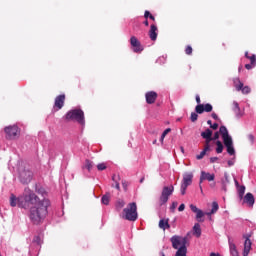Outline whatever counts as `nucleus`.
<instances>
[{
	"label": "nucleus",
	"instance_id": "obj_1",
	"mask_svg": "<svg viewBox=\"0 0 256 256\" xmlns=\"http://www.w3.org/2000/svg\"><path fill=\"white\" fill-rule=\"evenodd\" d=\"M11 207H20L21 209H29V219L33 225H40L47 217V209L51 203L48 199H40L31 189L25 188L24 193L19 197L15 194L10 195Z\"/></svg>",
	"mask_w": 256,
	"mask_h": 256
},
{
	"label": "nucleus",
	"instance_id": "obj_2",
	"mask_svg": "<svg viewBox=\"0 0 256 256\" xmlns=\"http://www.w3.org/2000/svg\"><path fill=\"white\" fill-rule=\"evenodd\" d=\"M170 241L173 249H177L175 256H187V237L174 235Z\"/></svg>",
	"mask_w": 256,
	"mask_h": 256
},
{
	"label": "nucleus",
	"instance_id": "obj_3",
	"mask_svg": "<svg viewBox=\"0 0 256 256\" xmlns=\"http://www.w3.org/2000/svg\"><path fill=\"white\" fill-rule=\"evenodd\" d=\"M220 135H222V139L225 147L227 148V153L230 155H235V148L233 147V138L229 135V131L227 127L221 126L219 129Z\"/></svg>",
	"mask_w": 256,
	"mask_h": 256
},
{
	"label": "nucleus",
	"instance_id": "obj_4",
	"mask_svg": "<svg viewBox=\"0 0 256 256\" xmlns=\"http://www.w3.org/2000/svg\"><path fill=\"white\" fill-rule=\"evenodd\" d=\"M68 121H77L80 125H85V113L81 109L70 110L66 114Z\"/></svg>",
	"mask_w": 256,
	"mask_h": 256
},
{
	"label": "nucleus",
	"instance_id": "obj_5",
	"mask_svg": "<svg viewBox=\"0 0 256 256\" xmlns=\"http://www.w3.org/2000/svg\"><path fill=\"white\" fill-rule=\"evenodd\" d=\"M123 219L126 221H137V204L132 202L123 210Z\"/></svg>",
	"mask_w": 256,
	"mask_h": 256
},
{
	"label": "nucleus",
	"instance_id": "obj_6",
	"mask_svg": "<svg viewBox=\"0 0 256 256\" xmlns=\"http://www.w3.org/2000/svg\"><path fill=\"white\" fill-rule=\"evenodd\" d=\"M175 188L173 186H165L162 190V194L160 196V204L165 205L169 201V197L173 195V191Z\"/></svg>",
	"mask_w": 256,
	"mask_h": 256
},
{
	"label": "nucleus",
	"instance_id": "obj_7",
	"mask_svg": "<svg viewBox=\"0 0 256 256\" xmlns=\"http://www.w3.org/2000/svg\"><path fill=\"white\" fill-rule=\"evenodd\" d=\"M5 133L8 139H17L19 137V127L17 126H8L5 128Z\"/></svg>",
	"mask_w": 256,
	"mask_h": 256
},
{
	"label": "nucleus",
	"instance_id": "obj_8",
	"mask_svg": "<svg viewBox=\"0 0 256 256\" xmlns=\"http://www.w3.org/2000/svg\"><path fill=\"white\" fill-rule=\"evenodd\" d=\"M19 178L21 183H31V179H33V172L29 170H23L20 172Z\"/></svg>",
	"mask_w": 256,
	"mask_h": 256
},
{
	"label": "nucleus",
	"instance_id": "obj_9",
	"mask_svg": "<svg viewBox=\"0 0 256 256\" xmlns=\"http://www.w3.org/2000/svg\"><path fill=\"white\" fill-rule=\"evenodd\" d=\"M195 111L199 115L202 113H211L213 111V106L211 104H199L195 107Z\"/></svg>",
	"mask_w": 256,
	"mask_h": 256
},
{
	"label": "nucleus",
	"instance_id": "obj_10",
	"mask_svg": "<svg viewBox=\"0 0 256 256\" xmlns=\"http://www.w3.org/2000/svg\"><path fill=\"white\" fill-rule=\"evenodd\" d=\"M130 45L133 47L134 53H141V51H143V46H141V42H139V40L135 36H132L130 38Z\"/></svg>",
	"mask_w": 256,
	"mask_h": 256
},
{
	"label": "nucleus",
	"instance_id": "obj_11",
	"mask_svg": "<svg viewBox=\"0 0 256 256\" xmlns=\"http://www.w3.org/2000/svg\"><path fill=\"white\" fill-rule=\"evenodd\" d=\"M203 181H215V174H211L209 172L202 171L200 175V189L203 191V188L201 187V183Z\"/></svg>",
	"mask_w": 256,
	"mask_h": 256
},
{
	"label": "nucleus",
	"instance_id": "obj_12",
	"mask_svg": "<svg viewBox=\"0 0 256 256\" xmlns=\"http://www.w3.org/2000/svg\"><path fill=\"white\" fill-rule=\"evenodd\" d=\"M228 245L230 256H239V251L237 250V245H235V241L233 240V238L228 237Z\"/></svg>",
	"mask_w": 256,
	"mask_h": 256
},
{
	"label": "nucleus",
	"instance_id": "obj_13",
	"mask_svg": "<svg viewBox=\"0 0 256 256\" xmlns=\"http://www.w3.org/2000/svg\"><path fill=\"white\" fill-rule=\"evenodd\" d=\"M243 237L245 239L243 256H248L251 251V245H252L251 239H249V235H244Z\"/></svg>",
	"mask_w": 256,
	"mask_h": 256
},
{
	"label": "nucleus",
	"instance_id": "obj_14",
	"mask_svg": "<svg viewBox=\"0 0 256 256\" xmlns=\"http://www.w3.org/2000/svg\"><path fill=\"white\" fill-rule=\"evenodd\" d=\"M190 209L193 213H196L197 221H201V219H203V217L206 215V213H204L201 209L197 208V206L193 204L190 205Z\"/></svg>",
	"mask_w": 256,
	"mask_h": 256
},
{
	"label": "nucleus",
	"instance_id": "obj_15",
	"mask_svg": "<svg viewBox=\"0 0 256 256\" xmlns=\"http://www.w3.org/2000/svg\"><path fill=\"white\" fill-rule=\"evenodd\" d=\"M64 105H65V94H61L56 97L54 107H56L59 110V109H63Z\"/></svg>",
	"mask_w": 256,
	"mask_h": 256
},
{
	"label": "nucleus",
	"instance_id": "obj_16",
	"mask_svg": "<svg viewBox=\"0 0 256 256\" xmlns=\"http://www.w3.org/2000/svg\"><path fill=\"white\" fill-rule=\"evenodd\" d=\"M193 183V174L191 172H186L183 174L182 185L189 187Z\"/></svg>",
	"mask_w": 256,
	"mask_h": 256
},
{
	"label": "nucleus",
	"instance_id": "obj_17",
	"mask_svg": "<svg viewBox=\"0 0 256 256\" xmlns=\"http://www.w3.org/2000/svg\"><path fill=\"white\" fill-rule=\"evenodd\" d=\"M145 97L146 103H148L149 105H153V103H155V101L157 100V93L154 91H150L146 93Z\"/></svg>",
	"mask_w": 256,
	"mask_h": 256
},
{
	"label": "nucleus",
	"instance_id": "obj_18",
	"mask_svg": "<svg viewBox=\"0 0 256 256\" xmlns=\"http://www.w3.org/2000/svg\"><path fill=\"white\" fill-rule=\"evenodd\" d=\"M157 35V26L155 24H152L149 30V37L151 41H157Z\"/></svg>",
	"mask_w": 256,
	"mask_h": 256
},
{
	"label": "nucleus",
	"instance_id": "obj_19",
	"mask_svg": "<svg viewBox=\"0 0 256 256\" xmlns=\"http://www.w3.org/2000/svg\"><path fill=\"white\" fill-rule=\"evenodd\" d=\"M244 203H247L249 207H253L255 205V197L252 193H247L244 197Z\"/></svg>",
	"mask_w": 256,
	"mask_h": 256
},
{
	"label": "nucleus",
	"instance_id": "obj_20",
	"mask_svg": "<svg viewBox=\"0 0 256 256\" xmlns=\"http://www.w3.org/2000/svg\"><path fill=\"white\" fill-rule=\"evenodd\" d=\"M233 105H234L233 111H234L236 117H238V119H240V117L243 116V112L241 111V108L239 107V103L234 101Z\"/></svg>",
	"mask_w": 256,
	"mask_h": 256
},
{
	"label": "nucleus",
	"instance_id": "obj_21",
	"mask_svg": "<svg viewBox=\"0 0 256 256\" xmlns=\"http://www.w3.org/2000/svg\"><path fill=\"white\" fill-rule=\"evenodd\" d=\"M235 185L237 187V191L240 199H243V195H245V186H240L237 180H235Z\"/></svg>",
	"mask_w": 256,
	"mask_h": 256
},
{
	"label": "nucleus",
	"instance_id": "obj_22",
	"mask_svg": "<svg viewBox=\"0 0 256 256\" xmlns=\"http://www.w3.org/2000/svg\"><path fill=\"white\" fill-rule=\"evenodd\" d=\"M219 211V204L217 202L212 203V209L210 212H206V215L208 217H211V215H215V213Z\"/></svg>",
	"mask_w": 256,
	"mask_h": 256
},
{
	"label": "nucleus",
	"instance_id": "obj_23",
	"mask_svg": "<svg viewBox=\"0 0 256 256\" xmlns=\"http://www.w3.org/2000/svg\"><path fill=\"white\" fill-rule=\"evenodd\" d=\"M201 137L203 139H209L213 137V131L211 129H206L204 132L201 133Z\"/></svg>",
	"mask_w": 256,
	"mask_h": 256
},
{
	"label": "nucleus",
	"instance_id": "obj_24",
	"mask_svg": "<svg viewBox=\"0 0 256 256\" xmlns=\"http://www.w3.org/2000/svg\"><path fill=\"white\" fill-rule=\"evenodd\" d=\"M193 233L196 237H201V225L196 223L193 227Z\"/></svg>",
	"mask_w": 256,
	"mask_h": 256
},
{
	"label": "nucleus",
	"instance_id": "obj_25",
	"mask_svg": "<svg viewBox=\"0 0 256 256\" xmlns=\"http://www.w3.org/2000/svg\"><path fill=\"white\" fill-rule=\"evenodd\" d=\"M233 83L237 91H241V89H243V84L239 78H234Z\"/></svg>",
	"mask_w": 256,
	"mask_h": 256
},
{
	"label": "nucleus",
	"instance_id": "obj_26",
	"mask_svg": "<svg viewBox=\"0 0 256 256\" xmlns=\"http://www.w3.org/2000/svg\"><path fill=\"white\" fill-rule=\"evenodd\" d=\"M204 139H205L204 149H206V151H211V141H213V137L204 138Z\"/></svg>",
	"mask_w": 256,
	"mask_h": 256
},
{
	"label": "nucleus",
	"instance_id": "obj_27",
	"mask_svg": "<svg viewBox=\"0 0 256 256\" xmlns=\"http://www.w3.org/2000/svg\"><path fill=\"white\" fill-rule=\"evenodd\" d=\"M125 207V201L124 200H117L116 201V204H115V208L118 210V211H121V209H123Z\"/></svg>",
	"mask_w": 256,
	"mask_h": 256
},
{
	"label": "nucleus",
	"instance_id": "obj_28",
	"mask_svg": "<svg viewBox=\"0 0 256 256\" xmlns=\"http://www.w3.org/2000/svg\"><path fill=\"white\" fill-rule=\"evenodd\" d=\"M110 200H111V194H109V193L102 196V199H101L103 205H109Z\"/></svg>",
	"mask_w": 256,
	"mask_h": 256
},
{
	"label": "nucleus",
	"instance_id": "obj_29",
	"mask_svg": "<svg viewBox=\"0 0 256 256\" xmlns=\"http://www.w3.org/2000/svg\"><path fill=\"white\" fill-rule=\"evenodd\" d=\"M216 145H217V148H216V153H223V143H221V141H216Z\"/></svg>",
	"mask_w": 256,
	"mask_h": 256
},
{
	"label": "nucleus",
	"instance_id": "obj_30",
	"mask_svg": "<svg viewBox=\"0 0 256 256\" xmlns=\"http://www.w3.org/2000/svg\"><path fill=\"white\" fill-rule=\"evenodd\" d=\"M171 133V128H167L166 130H164V132L162 133L161 137H160V141L163 143V141L165 140V137H167V135Z\"/></svg>",
	"mask_w": 256,
	"mask_h": 256
},
{
	"label": "nucleus",
	"instance_id": "obj_31",
	"mask_svg": "<svg viewBox=\"0 0 256 256\" xmlns=\"http://www.w3.org/2000/svg\"><path fill=\"white\" fill-rule=\"evenodd\" d=\"M207 151H210V150H206V148L203 149V151L196 156V159H198V161H201V159H203V157H205V155H207Z\"/></svg>",
	"mask_w": 256,
	"mask_h": 256
},
{
	"label": "nucleus",
	"instance_id": "obj_32",
	"mask_svg": "<svg viewBox=\"0 0 256 256\" xmlns=\"http://www.w3.org/2000/svg\"><path fill=\"white\" fill-rule=\"evenodd\" d=\"M159 227H160V229H165V227L169 228V222H167L165 220H160Z\"/></svg>",
	"mask_w": 256,
	"mask_h": 256
},
{
	"label": "nucleus",
	"instance_id": "obj_33",
	"mask_svg": "<svg viewBox=\"0 0 256 256\" xmlns=\"http://www.w3.org/2000/svg\"><path fill=\"white\" fill-rule=\"evenodd\" d=\"M85 169H87L88 171H91V169H93V162L86 160L85 161Z\"/></svg>",
	"mask_w": 256,
	"mask_h": 256
},
{
	"label": "nucleus",
	"instance_id": "obj_34",
	"mask_svg": "<svg viewBox=\"0 0 256 256\" xmlns=\"http://www.w3.org/2000/svg\"><path fill=\"white\" fill-rule=\"evenodd\" d=\"M241 91L244 95H247L251 93V88H249V86H244V87L242 86Z\"/></svg>",
	"mask_w": 256,
	"mask_h": 256
},
{
	"label": "nucleus",
	"instance_id": "obj_35",
	"mask_svg": "<svg viewBox=\"0 0 256 256\" xmlns=\"http://www.w3.org/2000/svg\"><path fill=\"white\" fill-rule=\"evenodd\" d=\"M97 169H98V171H105V169H107V164L100 163L97 165Z\"/></svg>",
	"mask_w": 256,
	"mask_h": 256
},
{
	"label": "nucleus",
	"instance_id": "obj_36",
	"mask_svg": "<svg viewBox=\"0 0 256 256\" xmlns=\"http://www.w3.org/2000/svg\"><path fill=\"white\" fill-rule=\"evenodd\" d=\"M229 183V174L227 172L224 173L223 185L224 187Z\"/></svg>",
	"mask_w": 256,
	"mask_h": 256
},
{
	"label": "nucleus",
	"instance_id": "obj_37",
	"mask_svg": "<svg viewBox=\"0 0 256 256\" xmlns=\"http://www.w3.org/2000/svg\"><path fill=\"white\" fill-rule=\"evenodd\" d=\"M248 59H250L251 65H253V67H255V65H256V56H255V54L250 56Z\"/></svg>",
	"mask_w": 256,
	"mask_h": 256
},
{
	"label": "nucleus",
	"instance_id": "obj_38",
	"mask_svg": "<svg viewBox=\"0 0 256 256\" xmlns=\"http://www.w3.org/2000/svg\"><path fill=\"white\" fill-rule=\"evenodd\" d=\"M198 117H199V115L197 113L192 112L191 113V121H192V123H195V121H197Z\"/></svg>",
	"mask_w": 256,
	"mask_h": 256
},
{
	"label": "nucleus",
	"instance_id": "obj_39",
	"mask_svg": "<svg viewBox=\"0 0 256 256\" xmlns=\"http://www.w3.org/2000/svg\"><path fill=\"white\" fill-rule=\"evenodd\" d=\"M177 205H179V203L172 202V205L170 206L171 213H175V209H177Z\"/></svg>",
	"mask_w": 256,
	"mask_h": 256
},
{
	"label": "nucleus",
	"instance_id": "obj_40",
	"mask_svg": "<svg viewBox=\"0 0 256 256\" xmlns=\"http://www.w3.org/2000/svg\"><path fill=\"white\" fill-rule=\"evenodd\" d=\"M186 55H191L193 53V48L191 46H187L185 49Z\"/></svg>",
	"mask_w": 256,
	"mask_h": 256
},
{
	"label": "nucleus",
	"instance_id": "obj_41",
	"mask_svg": "<svg viewBox=\"0 0 256 256\" xmlns=\"http://www.w3.org/2000/svg\"><path fill=\"white\" fill-rule=\"evenodd\" d=\"M187 187H188V186H185V185L181 184V188H180L181 195H185V193H186V191H187Z\"/></svg>",
	"mask_w": 256,
	"mask_h": 256
},
{
	"label": "nucleus",
	"instance_id": "obj_42",
	"mask_svg": "<svg viewBox=\"0 0 256 256\" xmlns=\"http://www.w3.org/2000/svg\"><path fill=\"white\" fill-rule=\"evenodd\" d=\"M248 140L250 141V143H255V136H253V134H249Z\"/></svg>",
	"mask_w": 256,
	"mask_h": 256
},
{
	"label": "nucleus",
	"instance_id": "obj_43",
	"mask_svg": "<svg viewBox=\"0 0 256 256\" xmlns=\"http://www.w3.org/2000/svg\"><path fill=\"white\" fill-rule=\"evenodd\" d=\"M112 187H115L118 191L121 190V186H119V182H115V184H112Z\"/></svg>",
	"mask_w": 256,
	"mask_h": 256
},
{
	"label": "nucleus",
	"instance_id": "obj_44",
	"mask_svg": "<svg viewBox=\"0 0 256 256\" xmlns=\"http://www.w3.org/2000/svg\"><path fill=\"white\" fill-rule=\"evenodd\" d=\"M219 139V132H215L214 136L212 137V141H217Z\"/></svg>",
	"mask_w": 256,
	"mask_h": 256
},
{
	"label": "nucleus",
	"instance_id": "obj_45",
	"mask_svg": "<svg viewBox=\"0 0 256 256\" xmlns=\"http://www.w3.org/2000/svg\"><path fill=\"white\" fill-rule=\"evenodd\" d=\"M210 127H211V129H214V131H215V130H217L219 128V124L214 123Z\"/></svg>",
	"mask_w": 256,
	"mask_h": 256
},
{
	"label": "nucleus",
	"instance_id": "obj_46",
	"mask_svg": "<svg viewBox=\"0 0 256 256\" xmlns=\"http://www.w3.org/2000/svg\"><path fill=\"white\" fill-rule=\"evenodd\" d=\"M216 161H219L218 157H211L210 158V163H216Z\"/></svg>",
	"mask_w": 256,
	"mask_h": 256
},
{
	"label": "nucleus",
	"instance_id": "obj_47",
	"mask_svg": "<svg viewBox=\"0 0 256 256\" xmlns=\"http://www.w3.org/2000/svg\"><path fill=\"white\" fill-rule=\"evenodd\" d=\"M150 15H151V12L146 10L145 13H144L145 19H149Z\"/></svg>",
	"mask_w": 256,
	"mask_h": 256
},
{
	"label": "nucleus",
	"instance_id": "obj_48",
	"mask_svg": "<svg viewBox=\"0 0 256 256\" xmlns=\"http://www.w3.org/2000/svg\"><path fill=\"white\" fill-rule=\"evenodd\" d=\"M178 211H185V204H181L179 207H178Z\"/></svg>",
	"mask_w": 256,
	"mask_h": 256
},
{
	"label": "nucleus",
	"instance_id": "obj_49",
	"mask_svg": "<svg viewBox=\"0 0 256 256\" xmlns=\"http://www.w3.org/2000/svg\"><path fill=\"white\" fill-rule=\"evenodd\" d=\"M196 102L201 105V97L199 95H196Z\"/></svg>",
	"mask_w": 256,
	"mask_h": 256
},
{
	"label": "nucleus",
	"instance_id": "obj_50",
	"mask_svg": "<svg viewBox=\"0 0 256 256\" xmlns=\"http://www.w3.org/2000/svg\"><path fill=\"white\" fill-rule=\"evenodd\" d=\"M252 67H255V66H253L252 64L245 65V69H248V70H251Z\"/></svg>",
	"mask_w": 256,
	"mask_h": 256
},
{
	"label": "nucleus",
	"instance_id": "obj_51",
	"mask_svg": "<svg viewBox=\"0 0 256 256\" xmlns=\"http://www.w3.org/2000/svg\"><path fill=\"white\" fill-rule=\"evenodd\" d=\"M211 117L214 118L216 121L217 119H219V116H217L215 113H212Z\"/></svg>",
	"mask_w": 256,
	"mask_h": 256
},
{
	"label": "nucleus",
	"instance_id": "obj_52",
	"mask_svg": "<svg viewBox=\"0 0 256 256\" xmlns=\"http://www.w3.org/2000/svg\"><path fill=\"white\" fill-rule=\"evenodd\" d=\"M235 163L232 161V160H229L228 161V165H229V167H232V165H234Z\"/></svg>",
	"mask_w": 256,
	"mask_h": 256
},
{
	"label": "nucleus",
	"instance_id": "obj_53",
	"mask_svg": "<svg viewBox=\"0 0 256 256\" xmlns=\"http://www.w3.org/2000/svg\"><path fill=\"white\" fill-rule=\"evenodd\" d=\"M210 256H221L219 253L212 252L210 253Z\"/></svg>",
	"mask_w": 256,
	"mask_h": 256
},
{
	"label": "nucleus",
	"instance_id": "obj_54",
	"mask_svg": "<svg viewBox=\"0 0 256 256\" xmlns=\"http://www.w3.org/2000/svg\"><path fill=\"white\" fill-rule=\"evenodd\" d=\"M122 186L124 187V189H127V183L125 181L122 182Z\"/></svg>",
	"mask_w": 256,
	"mask_h": 256
},
{
	"label": "nucleus",
	"instance_id": "obj_55",
	"mask_svg": "<svg viewBox=\"0 0 256 256\" xmlns=\"http://www.w3.org/2000/svg\"><path fill=\"white\" fill-rule=\"evenodd\" d=\"M246 59H249L251 56H249V52H245Z\"/></svg>",
	"mask_w": 256,
	"mask_h": 256
},
{
	"label": "nucleus",
	"instance_id": "obj_56",
	"mask_svg": "<svg viewBox=\"0 0 256 256\" xmlns=\"http://www.w3.org/2000/svg\"><path fill=\"white\" fill-rule=\"evenodd\" d=\"M149 19H151L152 21H155V16L150 15V16H149Z\"/></svg>",
	"mask_w": 256,
	"mask_h": 256
},
{
	"label": "nucleus",
	"instance_id": "obj_57",
	"mask_svg": "<svg viewBox=\"0 0 256 256\" xmlns=\"http://www.w3.org/2000/svg\"><path fill=\"white\" fill-rule=\"evenodd\" d=\"M144 25H145L146 27H149V21L146 20V21L144 22Z\"/></svg>",
	"mask_w": 256,
	"mask_h": 256
},
{
	"label": "nucleus",
	"instance_id": "obj_58",
	"mask_svg": "<svg viewBox=\"0 0 256 256\" xmlns=\"http://www.w3.org/2000/svg\"><path fill=\"white\" fill-rule=\"evenodd\" d=\"M34 241H35L36 243H39V237L34 238Z\"/></svg>",
	"mask_w": 256,
	"mask_h": 256
},
{
	"label": "nucleus",
	"instance_id": "obj_59",
	"mask_svg": "<svg viewBox=\"0 0 256 256\" xmlns=\"http://www.w3.org/2000/svg\"><path fill=\"white\" fill-rule=\"evenodd\" d=\"M207 124L210 125V127H211V125H213L212 122H211V120H208V121H207Z\"/></svg>",
	"mask_w": 256,
	"mask_h": 256
},
{
	"label": "nucleus",
	"instance_id": "obj_60",
	"mask_svg": "<svg viewBox=\"0 0 256 256\" xmlns=\"http://www.w3.org/2000/svg\"><path fill=\"white\" fill-rule=\"evenodd\" d=\"M182 153H185V149L183 147L180 148Z\"/></svg>",
	"mask_w": 256,
	"mask_h": 256
},
{
	"label": "nucleus",
	"instance_id": "obj_61",
	"mask_svg": "<svg viewBox=\"0 0 256 256\" xmlns=\"http://www.w3.org/2000/svg\"><path fill=\"white\" fill-rule=\"evenodd\" d=\"M243 69V66H239L238 71H241Z\"/></svg>",
	"mask_w": 256,
	"mask_h": 256
},
{
	"label": "nucleus",
	"instance_id": "obj_62",
	"mask_svg": "<svg viewBox=\"0 0 256 256\" xmlns=\"http://www.w3.org/2000/svg\"><path fill=\"white\" fill-rule=\"evenodd\" d=\"M143 181H145V178H142V179L140 180V183H143Z\"/></svg>",
	"mask_w": 256,
	"mask_h": 256
},
{
	"label": "nucleus",
	"instance_id": "obj_63",
	"mask_svg": "<svg viewBox=\"0 0 256 256\" xmlns=\"http://www.w3.org/2000/svg\"><path fill=\"white\" fill-rule=\"evenodd\" d=\"M113 181H115V176L112 177Z\"/></svg>",
	"mask_w": 256,
	"mask_h": 256
},
{
	"label": "nucleus",
	"instance_id": "obj_64",
	"mask_svg": "<svg viewBox=\"0 0 256 256\" xmlns=\"http://www.w3.org/2000/svg\"><path fill=\"white\" fill-rule=\"evenodd\" d=\"M162 256H165V254H164V253H162Z\"/></svg>",
	"mask_w": 256,
	"mask_h": 256
}]
</instances>
